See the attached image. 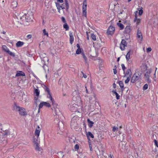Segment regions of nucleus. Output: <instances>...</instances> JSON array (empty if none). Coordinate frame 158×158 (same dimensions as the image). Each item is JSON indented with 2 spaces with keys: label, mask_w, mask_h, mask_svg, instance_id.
<instances>
[{
  "label": "nucleus",
  "mask_w": 158,
  "mask_h": 158,
  "mask_svg": "<svg viewBox=\"0 0 158 158\" xmlns=\"http://www.w3.org/2000/svg\"><path fill=\"white\" fill-rule=\"evenodd\" d=\"M33 143L34 144L39 143V141L38 140V138L36 137V138H35V137L33 138Z\"/></svg>",
  "instance_id": "7c9ffc66"
},
{
  "label": "nucleus",
  "mask_w": 158,
  "mask_h": 158,
  "mask_svg": "<svg viewBox=\"0 0 158 158\" xmlns=\"http://www.w3.org/2000/svg\"><path fill=\"white\" fill-rule=\"evenodd\" d=\"M56 5L58 10V11L60 12L61 8V9L62 7L61 5H60L59 3L56 2Z\"/></svg>",
  "instance_id": "5701e85b"
},
{
  "label": "nucleus",
  "mask_w": 158,
  "mask_h": 158,
  "mask_svg": "<svg viewBox=\"0 0 158 158\" xmlns=\"http://www.w3.org/2000/svg\"><path fill=\"white\" fill-rule=\"evenodd\" d=\"M69 36L70 43L72 44L74 41L73 35L71 32H69Z\"/></svg>",
  "instance_id": "9b49d317"
},
{
  "label": "nucleus",
  "mask_w": 158,
  "mask_h": 158,
  "mask_svg": "<svg viewBox=\"0 0 158 158\" xmlns=\"http://www.w3.org/2000/svg\"><path fill=\"white\" fill-rule=\"evenodd\" d=\"M116 84L115 83H114L113 84V87L115 89L116 88Z\"/></svg>",
  "instance_id": "69168bd1"
},
{
  "label": "nucleus",
  "mask_w": 158,
  "mask_h": 158,
  "mask_svg": "<svg viewBox=\"0 0 158 158\" xmlns=\"http://www.w3.org/2000/svg\"><path fill=\"white\" fill-rule=\"evenodd\" d=\"M24 44V43L23 42L19 41L16 44V46L17 47H19L22 46Z\"/></svg>",
  "instance_id": "a211bd4d"
},
{
  "label": "nucleus",
  "mask_w": 158,
  "mask_h": 158,
  "mask_svg": "<svg viewBox=\"0 0 158 158\" xmlns=\"http://www.w3.org/2000/svg\"><path fill=\"white\" fill-rule=\"evenodd\" d=\"M22 20H24L26 22H28L30 21L31 20V18L28 16H27L26 14H24V15L20 18Z\"/></svg>",
  "instance_id": "423d86ee"
},
{
  "label": "nucleus",
  "mask_w": 158,
  "mask_h": 158,
  "mask_svg": "<svg viewBox=\"0 0 158 158\" xmlns=\"http://www.w3.org/2000/svg\"><path fill=\"white\" fill-rule=\"evenodd\" d=\"M91 37L92 40L94 41H95L96 40L95 35L93 33L91 34Z\"/></svg>",
  "instance_id": "e433bc0d"
},
{
  "label": "nucleus",
  "mask_w": 158,
  "mask_h": 158,
  "mask_svg": "<svg viewBox=\"0 0 158 158\" xmlns=\"http://www.w3.org/2000/svg\"><path fill=\"white\" fill-rule=\"evenodd\" d=\"M25 76V74L22 71H18L17 72L16 74V77L19 76Z\"/></svg>",
  "instance_id": "4468645a"
},
{
  "label": "nucleus",
  "mask_w": 158,
  "mask_h": 158,
  "mask_svg": "<svg viewBox=\"0 0 158 158\" xmlns=\"http://www.w3.org/2000/svg\"><path fill=\"white\" fill-rule=\"evenodd\" d=\"M57 2L60 3H62L63 2V0H56Z\"/></svg>",
  "instance_id": "bf43d9fd"
},
{
  "label": "nucleus",
  "mask_w": 158,
  "mask_h": 158,
  "mask_svg": "<svg viewBox=\"0 0 158 158\" xmlns=\"http://www.w3.org/2000/svg\"><path fill=\"white\" fill-rule=\"evenodd\" d=\"M81 55L84 59L86 63L87 62V59L84 52H82Z\"/></svg>",
  "instance_id": "393cba45"
},
{
  "label": "nucleus",
  "mask_w": 158,
  "mask_h": 158,
  "mask_svg": "<svg viewBox=\"0 0 158 158\" xmlns=\"http://www.w3.org/2000/svg\"><path fill=\"white\" fill-rule=\"evenodd\" d=\"M2 50L6 52H7V51H8V50H9V49L7 48V46L5 45L2 46Z\"/></svg>",
  "instance_id": "cd10ccee"
},
{
  "label": "nucleus",
  "mask_w": 158,
  "mask_h": 158,
  "mask_svg": "<svg viewBox=\"0 0 158 158\" xmlns=\"http://www.w3.org/2000/svg\"><path fill=\"white\" fill-rule=\"evenodd\" d=\"M17 3L16 1H13L12 2L11 6L13 9L17 7Z\"/></svg>",
  "instance_id": "4be33fe9"
},
{
  "label": "nucleus",
  "mask_w": 158,
  "mask_h": 158,
  "mask_svg": "<svg viewBox=\"0 0 158 158\" xmlns=\"http://www.w3.org/2000/svg\"><path fill=\"white\" fill-rule=\"evenodd\" d=\"M74 148L75 150H77L79 149V145L78 144H76L74 146Z\"/></svg>",
  "instance_id": "a18cd8bd"
},
{
  "label": "nucleus",
  "mask_w": 158,
  "mask_h": 158,
  "mask_svg": "<svg viewBox=\"0 0 158 158\" xmlns=\"http://www.w3.org/2000/svg\"><path fill=\"white\" fill-rule=\"evenodd\" d=\"M40 90L38 89H35V90L34 93L37 96H38L40 94Z\"/></svg>",
  "instance_id": "72a5a7b5"
},
{
  "label": "nucleus",
  "mask_w": 158,
  "mask_h": 158,
  "mask_svg": "<svg viewBox=\"0 0 158 158\" xmlns=\"http://www.w3.org/2000/svg\"><path fill=\"white\" fill-rule=\"evenodd\" d=\"M44 102H42L40 103L39 105V109H38V113H39L40 112V108H42L43 106H44Z\"/></svg>",
  "instance_id": "f704fd0d"
},
{
  "label": "nucleus",
  "mask_w": 158,
  "mask_h": 158,
  "mask_svg": "<svg viewBox=\"0 0 158 158\" xmlns=\"http://www.w3.org/2000/svg\"><path fill=\"white\" fill-rule=\"evenodd\" d=\"M121 21L119 20L118 22L117 23V25L119 27L120 30H123L124 28V26L120 23Z\"/></svg>",
  "instance_id": "dca6fc26"
},
{
  "label": "nucleus",
  "mask_w": 158,
  "mask_h": 158,
  "mask_svg": "<svg viewBox=\"0 0 158 158\" xmlns=\"http://www.w3.org/2000/svg\"><path fill=\"white\" fill-rule=\"evenodd\" d=\"M77 47L78 48H80V45L79 44H77Z\"/></svg>",
  "instance_id": "338daca9"
},
{
  "label": "nucleus",
  "mask_w": 158,
  "mask_h": 158,
  "mask_svg": "<svg viewBox=\"0 0 158 158\" xmlns=\"http://www.w3.org/2000/svg\"><path fill=\"white\" fill-rule=\"evenodd\" d=\"M77 118V116H74L73 118H72L71 120V124L73 125L74 123H77V120H76V118Z\"/></svg>",
  "instance_id": "b1692460"
},
{
  "label": "nucleus",
  "mask_w": 158,
  "mask_h": 158,
  "mask_svg": "<svg viewBox=\"0 0 158 158\" xmlns=\"http://www.w3.org/2000/svg\"><path fill=\"white\" fill-rule=\"evenodd\" d=\"M127 45L126 41L124 40H122L120 44V48L122 51L124 50L125 47Z\"/></svg>",
  "instance_id": "0eeeda50"
},
{
  "label": "nucleus",
  "mask_w": 158,
  "mask_h": 158,
  "mask_svg": "<svg viewBox=\"0 0 158 158\" xmlns=\"http://www.w3.org/2000/svg\"><path fill=\"white\" fill-rule=\"evenodd\" d=\"M147 81L148 83H150L151 82V81L149 79V77L148 78H146Z\"/></svg>",
  "instance_id": "8fccbe9b"
},
{
  "label": "nucleus",
  "mask_w": 158,
  "mask_h": 158,
  "mask_svg": "<svg viewBox=\"0 0 158 158\" xmlns=\"http://www.w3.org/2000/svg\"><path fill=\"white\" fill-rule=\"evenodd\" d=\"M155 145L158 147V142L156 139H155V140L154 141Z\"/></svg>",
  "instance_id": "de8ad7c7"
},
{
  "label": "nucleus",
  "mask_w": 158,
  "mask_h": 158,
  "mask_svg": "<svg viewBox=\"0 0 158 158\" xmlns=\"http://www.w3.org/2000/svg\"><path fill=\"white\" fill-rule=\"evenodd\" d=\"M115 30V27L113 26H110L107 29V32L108 35H113Z\"/></svg>",
  "instance_id": "39448f33"
},
{
  "label": "nucleus",
  "mask_w": 158,
  "mask_h": 158,
  "mask_svg": "<svg viewBox=\"0 0 158 158\" xmlns=\"http://www.w3.org/2000/svg\"><path fill=\"white\" fill-rule=\"evenodd\" d=\"M137 37L138 38H141V39H143L142 35L141 33V31L139 29L137 30Z\"/></svg>",
  "instance_id": "6ab92c4d"
},
{
  "label": "nucleus",
  "mask_w": 158,
  "mask_h": 158,
  "mask_svg": "<svg viewBox=\"0 0 158 158\" xmlns=\"http://www.w3.org/2000/svg\"><path fill=\"white\" fill-rule=\"evenodd\" d=\"M76 106L77 105L75 104H73L72 106H71L70 108V110L73 112H76L78 111L77 108Z\"/></svg>",
  "instance_id": "1a4fd4ad"
},
{
  "label": "nucleus",
  "mask_w": 158,
  "mask_h": 158,
  "mask_svg": "<svg viewBox=\"0 0 158 158\" xmlns=\"http://www.w3.org/2000/svg\"><path fill=\"white\" fill-rule=\"evenodd\" d=\"M142 65L143 67H144V68H145L146 70L147 69V64H142Z\"/></svg>",
  "instance_id": "4d7b16f0"
},
{
  "label": "nucleus",
  "mask_w": 158,
  "mask_h": 158,
  "mask_svg": "<svg viewBox=\"0 0 158 158\" xmlns=\"http://www.w3.org/2000/svg\"><path fill=\"white\" fill-rule=\"evenodd\" d=\"M139 9H140L139 8H138V10H139V15H142V14L143 13V10H142V8L140 10H139Z\"/></svg>",
  "instance_id": "a19ab883"
},
{
  "label": "nucleus",
  "mask_w": 158,
  "mask_h": 158,
  "mask_svg": "<svg viewBox=\"0 0 158 158\" xmlns=\"http://www.w3.org/2000/svg\"><path fill=\"white\" fill-rule=\"evenodd\" d=\"M10 132L8 130H6L5 131H3V134L4 136H6L7 135H10Z\"/></svg>",
  "instance_id": "a878e982"
},
{
  "label": "nucleus",
  "mask_w": 158,
  "mask_h": 158,
  "mask_svg": "<svg viewBox=\"0 0 158 158\" xmlns=\"http://www.w3.org/2000/svg\"><path fill=\"white\" fill-rule=\"evenodd\" d=\"M124 74V75L123 76L124 77H126L127 75H129V77H131L132 74V73L131 69H128L127 70L126 73H125Z\"/></svg>",
  "instance_id": "f8f14e48"
},
{
  "label": "nucleus",
  "mask_w": 158,
  "mask_h": 158,
  "mask_svg": "<svg viewBox=\"0 0 158 158\" xmlns=\"http://www.w3.org/2000/svg\"><path fill=\"white\" fill-rule=\"evenodd\" d=\"M43 33L44 35H46L47 36H48V33L46 32V30L45 29H44L43 30Z\"/></svg>",
  "instance_id": "c03bdc74"
},
{
  "label": "nucleus",
  "mask_w": 158,
  "mask_h": 158,
  "mask_svg": "<svg viewBox=\"0 0 158 158\" xmlns=\"http://www.w3.org/2000/svg\"><path fill=\"white\" fill-rule=\"evenodd\" d=\"M152 72V69H150L148 70L145 74L144 76L146 78H148L149 77H150V75Z\"/></svg>",
  "instance_id": "2eb2a0df"
},
{
  "label": "nucleus",
  "mask_w": 158,
  "mask_h": 158,
  "mask_svg": "<svg viewBox=\"0 0 158 158\" xmlns=\"http://www.w3.org/2000/svg\"><path fill=\"white\" fill-rule=\"evenodd\" d=\"M83 5H87L86 0H84Z\"/></svg>",
  "instance_id": "864d4df0"
},
{
  "label": "nucleus",
  "mask_w": 158,
  "mask_h": 158,
  "mask_svg": "<svg viewBox=\"0 0 158 158\" xmlns=\"http://www.w3.org/2000/svg\"><path fill=\"white\" fill-rule=\"evenodd\" d=\"M130 51H129L127 53L126 55V59L127 61H128L130 59Z\"/></svg>",
  "instance_id": "c756f323"
},
{
  "label": "nucleus",
  "mask_w": 158,
  "mask_h": 158,
  "mask_svg": "<svg viewBox=\"0 0 158 158\" xmlns=\"http://www.w3.org/2000/svg\"><path fill=\"white\" fill-rule=\"evenodd\" d=\"M85 89H86V90H85L86 93L87 94H89V92H88V88H87L86 85H85Z\"/></svg>",
  "instance_id": "6e6d98bb"
},
{
  "label": "nucleus",
  "mask_w": 158,
  "mask_h": 158,
  "mask_svg": "<svg viewBox=\"0 0 158 158\" xmlns=\"http://www.w3.org/2000/svg\"><path fill=\"white\" fill-rule=\"evenodd\" d=\"M27 37L28 39H30L31 37V35H29L27 36Z\"/></svg>",
  "instance_id": "e2e57ef3"
},
{
  "label": "nucleus",
  "mask_w": 158,
  "mask_h": 158,
  "mask_svg": "<svg viewBox=\"0 0 158 158\" xmlns=\"http://www.w3.org/2000/svg\"><path fill=\"white\" fill-rule=\"evenodd\" d=\"M35 150L38 151H40V148L39 147V143L35 144Z\"/></svg>",
  "instance_id": "c85d7f7f"
},
{
  "label": "nucleus",
  "mask_w": 158,
  "mask_h": 158,
  "mask_svg": "<svg viewBox=\"0 0 158 158\" xmlns=\"http://www.w3.org/2000/svg\"><path fill=\"white\" fill-rule=\"evenodd\" d=\"M118 84L120 87L121 88L122 91H123L124 89V84L123 82L120 81L118 82Z\"/></svg>",
  "instance_id": "412c9836"
},
{
  "label": "nucleus",
  "mask_w": 158,
  "mask_h": 158,
  "mask_svg": "<svg viewBox=\"0 0 158 158\" xmlns=\"http://www.w3.org/2000/svg\"><path fill=\"white\" fill-rule=\"evenodd\" d=\"M114 74H116L117 73V70L116 69H114Z\"/></svg>",
  "instance_id": "052dcab7"
},
{
  "label": "nucleus",
  "mask_w": 158,
  "mask_h": 158,
  "mask_svg": "<svg viewBox=\"0 0 158 158\" xmlns=\"http://www.w3.org/2000/svg\"><path fill=\"white\" fill-rule=\"evenodd\" d=\"M116 97L117 99H120V95L118 94H117L116 95Z\"/></svg>",
  "instance_id": "603ef678"
},
{
  "label": "nucleus",
  "mask_w": 158,
  "mask_h": 158,
  "mask_svg": "<svg viewBox=\"0 0 158 158\" xmlns=\"http://www.w3.org/2000/svg\"><path fill=\"white\" fill-rule=\"evenodd\" d=\"M63 27L65 29L66 31H68L69 30V26L66 23H65L63 25Z\"/></svg>",
  "instance_id": "2f4dec72"
},
{
  "label": "nucleus",
  "mask_w": 158,
  "mask_h": 158,
  "mask_svg": "<svg viewBox=\"0 0 158 158\" xmlns=\"http://www.w3.org/2000/svg\"><path fill=\"white\" fill-rule=\"evenodd\" d=\"M40 131L41 129L40 126H37L35 132V135L37 138H38L39 136Z\"/></svg>",
  "instance_id": "6e6552de"
},
{
  "label": "nucleus",
  "mask_w": 158,
  "mask_h": 158,
  "mask_svg": "<svg viewBox=\"0 0 158 158\" xmlns=\"http://www.w3.org/2000/svg\"><path fill=\"white\" fill-rule=\"evenodd\" d=\"M81 73H82L83 75V77L84 78H86L87 77V76L85 74L82 72H81Z\"/></svg>",
  "instance_id": "13d9d810"
},
{
  "label": "nucleus",
  "mask_w": 158,
  "mask_h": 158,
  "mask_svg": "<svg viewBox=\"0 0 158 158\" xmlns=\"http://www.w3.org/2000/svg\"><path fill=\"white\" fill-rule=\"evenodd\" d=\"M140 19H138L135 22H136V23L137 24H138L140 23Z\"/></svg>",
  "instance_id": "5fc2aeb1"
},
{
  "label": "nucleus",
  "mask_w": 158,
  "mask_h": 158,
  "mask_svg": "<svg viewBox=\"0 0 158 158\" xmlns=\"http://www.w3.org/2000/svg\"><path fill=\"white\" fill-rule=\"evenodd\" d=\"M87 122L88 123V126L89 127L91 128L93 126V124H94V123L92 121L90 120L89 118H88L87 120Z\"/></svg>",
  "instance_id": "aec40b11"
},
{
  "label": "nucleus",
  "mask_w": 158,
  "mask_h": 158,
  "mask_svg": "<svg viewBox=\"0 0 158 158\" xmlns=\"http://www.w3.org/2000/svg\"><path fill=\"white\" fill-rule=\"evenodd\" d=\"M44 106L48 107H50L51 106V105L48 102H44Z\"/></svg>",
  "instance_id": "c9c22d12"
},
{
  "label": "nucleus",
  "mask_w": 158,
  "mask_h": 158,
  "mask_svg": "<svg viewBox=\"0 0 158 158\" xmlns=\"http://www.w3.org/2000/svg\"><path fill=\"white\" fill-rule=\"evenodd\" d=\"M148 85L147 84H146L143 87V89L144 90H146L148 88Z\"/></svg>",
  "instance_id": "79ce46f5"
},
{
  "label": "nucleus",
  "mask_w": 158,
  "mask_h": 158,
  "mask_svg": "<svg viewBox=\"0 0 158 158\" xmlns=\"http://www.w3.org/2000/svg\"><path fill=\"white\" fill-rule=\"evenodd\" d=\"M118 128L117 127H116L115 126L113 127V128L112 131L114 132L116 130H118Z\"/></svg>",
  "instance_id": "09e8293b"
},
{
  "label": "nucleus",
  "mask_w": 158,
  "mask_h": 158,
  "mask_svg": "<svg viewBox=\"0 0 158 158\" xmlns=\"http://www.w3.org/2000/svg\"><path fill=\"white\" fill-rule=\"evenodd\" d=\"M44 88L45 91L47 93V97L50 99L52 102V105L53 106V108L52 109V110L53 109L54 110L55 114L57 115V113L60 112L57 106H58L57 104L55 103L54 100L52 98L51 93L50 92L49 89L45 85H44Z\"/></svg>",
  "instance_id": "f257e3e1"
},
{
  "label": "nucleus",
  "mask_w": 158,
  "mask_h": 158,
  "mask_svg": "<svg viewBox=\"0 0 158 158\" xmlns=\"http://www.w3.org/2000/svg\"><path fill=\"white\" fill-rule=\"evenodd\" d=\"M86 33L87 34V39L88 40H89V37L88 35V32H87H87H86Z\"/></svg>",
  "instance_id": "774afa93"
},
{
  "label": "nucleus",
  "mask_w": 158,
  "mask_h": 158,
  "mask_svg": "<svg viewBox=\"0 0 158 158\" xmlns=\"http://www.w3.org/2000/svg\"><path fill=\"white\" fill-rule=\"evenodd\" d=\"M13 107L14 110L16 111L19 112L21 115L24 116L27 115V112L24 108L18 106L16 104H14Z\"/></svg>",
  "instance_id": "f03ea898"
},
{
  "label": "nucleus",
  "mask_w": 158,
  "mask_h": 158,
  "mask_svg": "<svg viewBox=\"0 0 158 158\" xmlns=\"http://www.w3.org/2000/svg\"><path fill=\"white\" fill-rule=\"evenodd\" d=\"M82 52L80 48H78L76 51V54H79L81 53V54Z\"/></svg>",
  "instance_id": "ea45409f"
},
{
  "label": "nucleus",
  "mask_w": 158,
  "mask_h": 158,
  "mask_svg": "<svg viewBox=\"0 0 158 158\" xmlns=\"http://www.w3.org/2000/svg\"><path fill=\"white\" fill-rule=\"evenodd\" d=\"M6 53L11 56L14 57L15 56V53L14 52H10L9 50L7 51V52Z\"/></svg>",
  "instance_id": "473e14b6"
},
{
  "label": "nucleus",
  "mask_w": 158,
  "mask_h": 158,
  "mask_svg": "<svg viewBox=\"0 0 158 158\" xmlns=\"http://www.w3.org/2000/svg\"><path fill=\"white\" fill-rule=\"evenodd\" d=\"M86 135L88 138V139H89V137H91L92 138H94V135L91 132L88 131L86 132Z\"/></svg>",
  "instance_id": "f3484780"
},
{
  "label": "nucleus",
  "mask_w": 158,
  "mask_h": 158,
  "mask_svg": "<svg viewBox=\"0 0 158 158\" xmlns=\"http://www.w3.org/2000/svg\"><path fill=\"white\" fill-rule=\"evenodd\" d=\"M61 19V20L64 23H66L65 19L64 17H62Z\"/></svg>",
  "instance_id": "49530a36"
},
{
  "label": "nucleus",
  "mask_w": 158,
  "mask_h": 158,
  "mask_svg": "<svg viewBox=\"0 0 158 158\" xmlns=\"http://www.w3.org/2000/svg\"><path fill=\"white\" fill-rule=\"evenodd\" d=\"M76 88L77 91L78 92H80L81 91L82 89V88L84 87L81 85V84L80 83H78L76 84Z\"/></svg>",
  "instance_id": "9d476101"
},
{
  "label": "nucleus",
  "mask_w": 158,
  "mask_h": 158,
  "mask_svg": "<svg viewBox=\"0 0 158 158\" xmlns=\"http://www.w3.org/2000/svg\"><path fill=\"white\" fill-rule=\"evenodd\" d=\"M130 25V24L128 23V25L126 27L124 31L126 33H128L130 32L131 31Z\"/></svg>",
  "instance_id": "ddd939ff"
},
{
  "label": "nucleus",
  "mask_w": 158,
  "mask_h": 158,
  "mask_svg": "<svg viewBox=\"0 0 158 158\" xmlns=\"http://www.w3.org/2000/svg\"><path fill=\"white\" fill-rule=\"evenodd\" d=\"M61 9H64L65 8L66 10H68L69 8V4L68 0H64V2L61 4Z\"/></svg>",
  "instance_id": "20e7f679"
},
{
  "label": "nucleus",
  "mask_w": 158,
  "mask_h": 158,
  "mask_svg": "<svg viewBox=\"0 0 158 158\" xmlns=\"http://www.w3.org/2000/svg\"><path fill=\"white\" fill-rule=\"evenodd\" d=\"M158 135L156 133L153 134L152 135V139L154 140L157 139V135Z\"/></svg>",
  "instance_id": "4c0bfd02"
},
{
  "label": "nucleus",
  "mask_w": 158,
  "mask_h": 158,
  "mask_svg": "<svg viewBox=\"0 0 158 158\" xmlns=\"http://www.w3.org/2000/svg\"><path fill=\"white\" fill-rule=\"evenodd\" d=\"M138 19H137V16L136 15H135V18L134 19V21L136 22V21Z\"/></svg>",
  "instance_id": "680f3d73"
},
{
  "label": "nucleus",
  "mask_w": 158,
  "mask_h": 158,
  "mask_svg": "<svg viewBox=\"0 0 158 158\" xmlns=\"http://www.w3.org/2000/svg\"><path fill=\"white\" fill-rule=\"evenodd\" d=\"M121 66L122 67V69L123 71V73L125 74V70L126 69V68L125 67V65L123 64H121Z\"/></svg>",
  "instance_id": "58836bf2"
},
{
  "label": "nucleus",
  "mask_w": 158,
  "mask_h": 158,
  "mask_svg": "<svg viewBox=\"0 0 158 158\" xmlns=\"http://www.w3.org/2000/svg\"><path fill=\"white\" fill-rule=\"evenodd\" d=\"M86 8L82 7V13L85 17L86 16Z\"/></svg>",
  "instance_id": "bb28decb"
},
{
  "label": "nucleus",
  "mask_w": 158,
  "mask_h": 158,
  "mask_svg": "<svg viewBox=\"0 0 158 158\" xmlns=\"http://www.w3.org/2000/svg\"><path fill=\"white\" fill-rule=\"evenodd\" d=\"M152 51V49L151 48L149 47L147 49V52H149Z\"/></svg>",
  "instance_id": "3c124183"
},
{
  "label": "nucleus",
  "mask_w": 158,
  "mask_h": 158,
  "mask_svg": "<svg viewBox=\"0 0 158 158\" xmlns=\"http://www.w3.org/2000/svg\"><path fill=\"white\" fill-rule=\"evenodd\" d=\"M140 79H141L140 76L139 75V74L137 75L135 73L131 77V82L133 83H135Z\"/></svg>",
  "instance_id": "7ed1b4c3"
},
{
  "label": "nucleus",
  "mask_w": 158,
  "mask_h": 158,
  "mask_svg": "<svg viewBox=\"0 0 158 158\" xmlns=\"http://www.w3.org/2000/svg\"><path fill=\"white\" fill-rule=\"evenodd\" d=\"M112 92L113 93V94H115V95L118 94L117 93L116 91V90H113Z\"/></svg>",
  "instance_id": "0e129e2a"
},
{
  "label": "nucleus",
  "mask_w": 158,
  "mask_h": 158,
  "mask_svg": "<svg viewBox=\"0 0 158 158\" xmlns=\"http://www.w3.org/2000/svg\"><path fill=\"white\" fill-rule=\"evenodd\" d=\"M130 80V77H128L127 78V79L125 81V84H127L128 83Z\"/></svg>",
  "instance_id": "37998d69"
}]
</instances>
